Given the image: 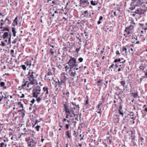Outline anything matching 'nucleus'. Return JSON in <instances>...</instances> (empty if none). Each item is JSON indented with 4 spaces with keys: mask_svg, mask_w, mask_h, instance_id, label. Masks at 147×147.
<instances>
[{
    "mask_svg": "<svg viewBox=\"0 0 147 147\" xmlns=\"http://www.w3.org/2000/svg\"><path fill=\"white\" fill-rule=\"evenodd\" d=\"M63 110L65 112V118L73 117L75 116L74 110L75 108L74 107H71V105L70 106L67 102L63 101Z\"/></svg>",
    "mask_w": 147,
    "mask_h": 147,
    "instance_id": "f257e3e1",
    "label": "nucleus"
},
{
    "mask_svg": "<svg viewBox=\"0 0 147 147\" xmlns=\"http://www.w3.org/2000/svg\"><path fill=\"white\" fill-rule=\"evenodd\" d=\"M135 24L132 22L130 25L128 27L125 28L124 30L125 33H126L127 35L125 36V37H128V39H135L136 40H137L138 37L136 36H134L133 31L134 29L135 26Z\"/></svg>",
    "mask_w": 147,
    "mask_h": 147,
    "instance_id": "f03ea898",
    "label": "nucleus"
},
{
    "mask_svg": "<svg viewBox=\"0 0 147 147\" xmlns=\"http://www.w3.org/2000/svg\"><path fill=\"white\" fill-rule=\"evenodd\" d=\"M36 76V73L34 72L33 70L30 69L27 75V78L29 81L32 83V84H35L37 83Z\"/></svg>",
    "mask_w": 147,
    "mask_h": 147,
    "instance_id": "7ed1b4c3",
    "label": "nucleus"
},
{
    "mask_svg": "<svg viewBox=\"0 0 147 147\" xmlns=\"http://www.w3.org/2000/svg\"><path fill=\"white\" fill-rule=\"evenodd\" d=\"M55 69L53 67L51 69H49L48 71L45 76V80L50 81L53 79V74L55 73Z\"/></svg>",
    "mask_w": 147,
    "mask_h": 147,
    "instance_id": "20e7f679",
    "label": "nucleus"
},
{
    "mask_svg": "<svg viewBox=\"0 0 147 147\" xmlns=\"http://www.w3.org/2000/svg\"><path fill=\"white\" fill-rule=\"evenodd\" d=\"M70 59L67 63L71 67L74 68V67H77L78 65V63L76 61V59L72 56L70 57Z\"/></svg>",
    "mask_w": 147,
    "mask_h": 147,
    "instance_id": "39448f33",
    "label": "nucleus"
},
{
    "mask_svg": "<svg viewBox=\"0 0 147 147\" xmlns=\"http://www.w3.org/2000/svg\"><path fill=\"white\" fill-rule=\"evenodd\" d=\"M32 83L28 82L25 79H24L22 83V86L23 89H31L32 88L31 84Z\"/></svg>",
    "mask_w": 147,
    "mask_h": 147,
    "instance_id": "423d86ee",
    "label": "nucleus"
},
{
    "mask_svg": "<svg viewBox=\"0 0 147 147\" xmlns=\"http://www.w3.org/2000/svg\"><path fill=\"white\" fill-rule=\"evenodd\" d=\"M0 29H2L3 27H7L10 24V21L8 17H7L4 20L1 19L0 21Z\"/></svg>",
    "mask_w": 147,
    "mask_h": 147,
    "instance_id": "0eeeda50",
    "label": "nucleus"
},
{
    "mask_svg": "<svg viewBox=\"0 0 147 147\" xmlns=\"http://www.w3.org/2000/svg\"><path fill=\"white\" fill-rule=\"evenodd\" d=\"M132 3L134 4L130 8L131 10L135 9L136 7L140 6L142 3L143 0H132Z\"/></svg>",
    "mask_w": 147,
    "mask_h": 147,
    "instance_id": "6e6552de",
    "label": "nucleus"
},
{
    "mask_svg": "<svg viewBox=\"0 0 147 147\" xmlns=\"http://www.w3.org/2000/svg\"><path fill=\"white\" fill-rule=\"evenodd\" d=\"M11 36V32H4L2 36L3 38L4 39L6 38H8V43L10 44Z\"/></svg>",
    "mask_w": 147,
    "mask_h": 147,
    "instance_id": "1a4fd4ad",
    "label": "nucleus"
},
{
    "mask_svg": "<svg viewBox=\"0 0 147 147\" xmlns=\"http://www.w3.org/2000/svg\"><path fill=\"white\" fill-rule=\"evenodd\" d=\"M68 73L71 78L73 79H74V78H76V77H78L76 71L75 70L74 68L71 67L70 71H68Z\"/></svg>",
    "mask_w": 147,
    "mask_h": 147,
    "instance_id": "9d476101",
    "label": "nucleus"
},
{
    "mask_svg": "<svg viewBox=\"0 0 147 147\" xmlns=\"http://www.w3.org/2000/svg\"><path fill=\"white\" fill-rule=\"evenodd\" d=\"M27 144L28 147H36V146L37 142L35 140L31 139L28 141Z\"/></svg>",
    "mask_w": 147,
    "mask_h": 147,
    "instance_id": "9b49d317",
    "label": "nucleus"
},
{
    "mask_svg": "<svg viewBox=\"0 0 147 147\" xmlns=\"http://www.w3.org/2000/svg\"><path fill=\"white\" fill-rule=\"evenodd\" d=\"M88 0H80L79 6L83 7L88 6L89 5Z\"/></svg>",
    "mask_w": 147,
    "mask_h": 147,
    "instance_id": "f8f14e48",
    "label": "nucleus"
},
{
    "mask_svg": "<svg viewBox=\"0 0 147 147\" xmlns=\"http://www.w3.org/2000/svg\"><path fill=\"white\" fill-rule=\"evenodd\" d=\"M41 89L39 87L36 88L34 90V91L32 92L33 96V97L37 98L38 95L40 94Z\"/></svg>",
    "mask_w": 147,
    "mask_h": 147,
    "instance_id": "ddd939ff",
    "label": "nucleus"
},
{
    "mask_svg": "<svg viewBox=\"0 0 147 147\" xmlns=\"http://www.w3.org/2000/svg\"><path fill=\"white\" fill-rule=\"evenodd\" d=\"M65 135L66 138L67 139H71L72 136L71 135V130L66 131L65 132Z\"/></svg>",
    "mask_w": 147,
    "mask_h": 147,
    "instance_id": "4468645a",
    "label": "nucleus"
},
{
    "mask_svg": "<svg viewBox=\"0 0 147 147\" xmlns=\"http://www.w3.org/2000/svg\"><path fill=\"white\" fill-rule=\"evenodd\" d=\"M112 121L115 123H118L120 120V118L116 115H114L112 118Z\"/></svg>",
    "mask_w": 147,
    "mask_h": 147,
    "instance_id": "2eb2a0df",
    "label": "nucleus"
},
{
    "mask_svg": "<svg viewBox=\"0 0 147 147\" xmlns=\"http://www.w3.org/2000/svg\"><path fill=\"white\" fill-rule=\"evenodd\" d=\"M140 15L144 14L147 10V8L145 6H142L139 8Z\"/></svg>",
    "mask_w": 147,
    "mask_h": 147,
    "instance_id": "dca6fc26",
    "label": "nucleus"
},
{
    "mask_svg": "<svg viewBox=\"0 0 147 147\" xmlns=\"http://www.w3.org/2000/svg\"><path fill=\"white\" fill-rule=\"evenodd\" d=\"M127 133H129V134L131 135V138L129 139H131L132 142H133L135 139V134L131 131H127Z\"/></svg>",
    "mask_w": 147,
    "mask_h": 147,
    "instance_id": "f3484780",
    "label": "nucleus"
},
{
    "mask_svg": "<svg viewBox=\"0 0 147 147\" xmlns=\"http://www.w3.org/2000/svg\"><path fill=\"white\" fill-rule=\"evenodd\" d=\"M83 24L81 23L78 22L76 24V26L78 29L82 30L83 28Z\"/></svg>",
    "mask_w": 147,
    "mask_h": 147,
    "instance_id": "a211bd4d",
    "label": "nucleus"
},
{
    "mask_svg": "<svg viewBox=\"0 0 147 147\" xmlns=\"http://www.w3.org/2000/svg\"><path fill=\"white\" fill-rule=\"evenodd\" d=\"M119 113L121 115L122 117H123L124 113L123 112L122 110V105L121 104L119 107V109L118 110Z\"/></svg>",
    "mask_w": 147,
    "mask_h": 147,
    "instance_id": "6ab92c4d",
    "label": "nucleus"
},
{
    "mask_svg": "<svg viewBox=\"0 0 147 147\" xmlns=\"http://www.w3.org/2000/svg\"><path fill=\"white\" fill-rule=\"evenodd\" d=\"M105 80H100L97 82V86H102L103 84L105 82Z\"/></svg>",
    "mask_w": 147,
    "mask_h": 147,
    "instance_id": "aec40b11",
    "label": "nucleus"
},
{
    "mask_svg": "<svg viewBox=\"0 0 147 147\" xmlns=\"http://www.w3.org/2000/svg\"><path fill=\"white\" fill-rule=\"evenodd\" d=\"M63 94L64 97H69V92L67 90H64L63 92Z\"/></svg>",
    "mask_w": 147,
    "mask_h": 147,
    "instance_id": "412c9836",
    "label": "nucleus"
},
{
    "mask_svg": "<svg viewBox=\"0 0 147 147\" xmlns=\"http://www.w3.org/2000/svg\"><path fill=\"white\" fill-rule=\"evenodd\" d=\"M135 88L136 89L135 93H132V95L133 97L134 98H137L138 96V92L137 90V89H136V87H135Z\"/></svg>",
    "mask_w": 147,
    "mask_h": 147,
    "instance_id": "4be33fe9",
    "label": "nucleus"
},
{
    "mask_svg": "<svg viewBox=\"0 0 147 147\" xmlns=\"http://www.w3.org/2000/svg\"><path fill=\"white\" fill-rule=\"evenodd\" d=\"M48 89L49 88L47 87H44L43 88V90L44 92H45V94L46 95L49 94Z\"/></svg>",
    "mask_w": 147,
    "mask_h": 147,
    "instance_id": "5701e85b",
    "label": "nucleus"
},
{
    "mask_svg": "<svg viewBox=\"0 0 147 147\" xmlns=\"http://www.w3.org/2000/svg\"><path fill=\"white\" fill-rule=\"evenodd\" d=\"M12 32L13 33V36L15 37L16 36V34L17 33V32L15 28L13 27L12 28Z\"/></svg>",
    "mask_w": 147,
    "mask_h": 147,
    "instance_id": "b1692460",
    "label": "nucleus"
},
{
    "mask_svg": "<svg viewBox=\"0 0 147 147\" xmlns=\"http://www.w3.org/2000/svg\"><path fill=\"white\" fill-rule=\"evenodd\" d=\"M18 16H17L15 18L13 21V25L14 24V26L17 25H18Z\"/></svg>",
    "mask_w": 147,
    "mask_h": 147,
    "instance_id": "393cba45",
    "label": "nucleus"
},
{
    "mask_svg": "<svg viewBox=\"0 0 147 147\" xmlns=\"http://www.w3.org/2000/svg\"><path fill=\"white\" fill-rule=\"evenodd\" d=\"M65 71L68 73V71H70L71 67H70L69 65L68 66L66 65L65 67Z\"/></svg>",
    "mask_w": 147,
    "mask_h": 147,
    "instance_id": "a878e982",
    "label": "nucleus"
},
{
    "mask_svg": "<svg viewBox=\"0 0 147 147\" xmlns=\"http://www.w3.org/2000/svg\"><path fill=\"white\" fill-rule=\"evenodd\" d=\"M103 105L102 102H101L97 106V108L98 109H101Z\"/></svg>",
    "mask_w": 147,
    "mask_h": 147,
    "instance_id": "bb28decb",
    "label": "nucleus"
},
{
    "mask_svg": "<svg viewBox=\"0 0 147 147\" xmlns=\"http://www.w3.org/2000/svg\"><path fill=\"white\" fill-rule=\"evenodd\" d=\"M57 6H58V5H55V7H54L55 8H56L57 9L56 10H55L54 12V13H60V12H59V9H57Z\"/></svg>",
    "mask_w": 147,
    "mask_h": 147,
    "instance_id": "cd10ccee",
    "label": "nucleus"
},
{
    "mask_svg": "<svg viewBox=\"0 0 147 147\" xmlns=\"http://www.w3.org/2000/svg\"><path fill=\"white\" fill-rule=\"evenodd\" d=\"M7 144L3 142H2L0 143V147H6Z\"/></svg>",
    "mask_w": 147,
    "mask_h": 147,
    "instance_id": "c85d7f7f",
    "label": "nucleus"
},
{
    "mask_svg": "<svg viewBox=\"0 0 147 147\" xmlns=\"http://www.w3.org/2000/svg\"><path fill=\"white\" fill-rule=\"evenodd\" d=\"M115 64H114V63H113V64H112L111 66L109 67V71H112V69H113L114 67H115Z\"/></svg>",
    "mask_w": 147,
    "mask_h": 147,
    "instance_id": "c756f323",
    "label": "nucleus"
},
{
    "mask_svg": "<svg viewBox=\"0 0 147 147\" xmlns=\"http://www.w3.org/2000/svg\"><path fill=\"white\" fill-rule=\"evenodd\" d=\"M26 128H24L23 129V130L25 132V133L24 134L26 135L29 134L30 133L28 131H29V130H26Z\"/></svg>",
    "mask_w": 147,
    "mask_h": 147,
    "instance_id": "7c9ffc66",
    "label": "nucleus"
},
{
    "mask_svg": "<svg viewBox=\"0 0 147 147\" xmlns=\"http://www.w3.org/2000/svg\"><path fill=\"white\" fill-rule=\"evenodd\" d=\"M96 1H93V0H92L90 1V4L91 5L95 6L96 5V4H97V3L96 4Z\"/></svg>",
    "mask_w": 147,
    "mask_h": 147,
    "instance_id": "2f4dec72",
    "label": "nucleus"
},
{
    "mask_svg": "<svg viewBox=\"0 0 147 147\" xmlns=\"http://www.w3.org/2000/svg\"><path fill=\"white\" fill-rule=\"evenodd\" d=\"M22 92H20V94L18 95V96L20 97V98H24L25 96L24 95V94H22Z\"/></svg>",
    "mask_w": 147,
    "mask_h": 147,
    "instance_id": "473e14b6",
    "label": "nucleus"
},
{
    "mask_svg": "<svg viewBox=\"0 0 147 147\" xmlns=\"http://www.w3.org/2000/svg\"><path fill=\"white\" fill-rule=\"evenodd\" d=\"M3 27V28L2 29L3 30H2V31H7L8 32H9V28L7 27Z\"/></svg>",
    "mask_w": 147,
    "mask_h": 147,
    "instance_id": "72a5a7b5",
    "label": "nucleus"
},
{
    "mask_svg": "<svg viewBox=\"0 0 147 147\" xmlns=\"http://www.w3.org/2000/svg\"><path fill=\"white\" fill-rule=\"evenodd\" d=\"M112 13L113 12L114 15L115 16H117L118 14V11L117 10L115 11H114L113 10H112L111 11Z\"/></svg>",
    "mask_w": 147,
    "mask_h": 147,
    "instance_id": "f704fd0d",
    "label": "nucleus"
},
{
    "mask_svg": "<svg viewBox=\"0 0 147 147\" xmlns=\"http://www.w3.org/2000/svg\"><path fill=\"white\" fill-rule=\"evenodd\" d=\"M49 53L51 54L52 55H53L54 53L53 49H50L49 50Z\"/></svg>",
    "mask_w": 147,
    "mask_h": 147,
    "instance_id": "c9c22d12",
    "label": "nucleus"
},
{
    "mask_svg": "<svg viewBox=\"0 0 147 147\" xmlns=\"http://www.w3.org/2000/svg\"><path fill=\"white\" fill-rule=\"evenodd\" d=\"M135 13L136 14H138L140 15V11L139 8L137 9L135 11Z\"/></svg>",
    "mask_w": 147,
    "mask_h": 147,
    "instance_id": "e433bc0d",
    "label": "nucleus"
},
{
    "mask_svg": "<svg viewBox=\"0 0 147 147\" xmlns=\"http://www.w3.org/2000/svg\"><path fill=\"white\" fill-rule=\"evenodd\" d=\"M140 69L143 70L145 68V66L144 65H141L139 67Z\"/></svg>",
    "mask_w": 147,
    "mask_h": 147,
    "instance_id": "4c0bfd02",
    "label": "nucleus"
},
{
    "mask_svg": "<svg viewBox=\"0 0 147 147\" xmlns=\"http://www.w3.org/2000/svg\"><path fill=\"white\" fill-rule=\"evenodd\" d=\"M120 84L123 87H124L125 86V82L124 81H122L120 82Z\"/></svg>",
    "mask_w": 147,
    "mask_h": 147,
    "instance_id": "58836bf2",
    "label": "nucleus"
},
{
    "mask_svg": "<svg viewBox=\"0 0 147 147\" xmlns=\"http://www.w3.org/2000/svg\"><path fill=\"white\" fill-rule=\"evenodd\" d=\"M108 81L107 80H105V82L104 83V85L105 86V88H106L107 87V84L108 83Z\"/></svg>",
    "mask_w": 147,
    "mask_h": 147,
    "instance_id": "ea45409f",
    "label": "nucleus"
},
{
    "mask_svg": "<svg viewBox=\"0 0 147 147\" xmlns=\"http://www.w3.org/2000/svg\"><path fill=\"white\" fill-rule=\"evenodd\" d=\"M40 127V125H38L35 127V128L37 131H39V129Z\"/></svg>",
    "mask_w": 147,
    "mask_h": 147,
    "instance_id": "a19ab883",
    "label": "nucleus"
},
{
    "mask_svg": "<svg viewBox=\"0 0 147 147\" xmlns=\"http://www.w3.org/2000/svg\"><path fill=\"white\" fill-rule=\"evenodd\" d=\"M25 64L27 65V67L29 65V66H30L31 65V63L30 62L28 61H27V62L25 63Z\"/></svg>",
    "mask_w": 147,
    "mask_h": 147,
    "instance_id": "79ce46f5",
    "label": "nucleus"
},
{
    "mask_svg": "<svg viewBox=\"0 0 147 147\" xmlns=\"http://www.w3.org/2000/svg\"><path fill=\"white\" fill-rule=\"evenodd\" d=\"M20 67H21L24 70H26V67L24 65H22L20 66Z\"/></svg>",
    "mask_w": 147,
    "mask_h": 147,
    "instance_id": "37998d69",
    "label": "nucleus"
},
{
    "mask_svg": "<svg viewBox=\"0 0 147 147\" xmlns=\"http://www.w3.org/2000/svg\"><path fill=\"white\" fill-rule=\"evenodd\" d=\"M21 111V116L22 117H24L25 115V113L24 112H22V110H19L18 112Z\"/></svg>",
    "mask_w": 147,
    "mask_h": 147,
    "instance_id": "c03bdc74",
    "label": "nucleus"
},
{
    "mask_svg": "<svg viewBox=\"0 0 147 147\" xmlns=\"http://www.w3.org/2000/svg\"><path fill=\"white\" fill-rule=\"evenodd\" d=\"M119 66H120V67H119L118 69V71H121L123 69V67H122L121 66V65H120Z\"/></svg>",
    "mask_w": 147,
    "mask_h": 147,
    "instance_id": "a18cd8bd",
    "label": "nucleus"
},
{
    "mask_svg": "<svg viewBox=\"0 0 147 147\" xmlns=\"http://www.w3.org/2000/svg\"><path fill=\"white\" fill-rule=\"evenodd\" d=\"M86 104H85V105H86L87 104H88L89 103L88 97V96H86Z\"/></svg>",
    "mask_w": 147,
    "mask_h": 147,
    "instance_id": "49530a36",
    "label": "nucleus"
},
{
    "mask_svg": "<svg viewBox=\"0 0 147 147\" xmlns=\"http://www.w3.org/2000/svg\"><path fill=\"white\" fill-rule=\"evenodd\" d=\"M127 48L125 47H123V49H122V51H125L126 53H127Z\"/></svg>",
    "mask_w": 147,
    "mask_h": 147,
    "instance_id": "de8ad7c7",
    "label": "nucleus"
},
{
    "mask_svg": "<svg viewBox=\"0 0 147 147\" xmlns=\"http://www.w3.org/2000/svg\"><path fill=\"white\" fill-rule=\"evenodd\" d=\"M81 67H78V66L77 67H74V69H75V71L76 70H78Z\"/></svg>",
    "mask_w": 147,
    "mask_h": 147,
    "instance_id": "09e8293b",
    "label": "nucleus"
},
{
    "mask_svg": "<svg viewBox=\"0 0 147 147\" xmlns=\"http://www.w3.org/2000/svg\"><path fill=\"white\" fill-rule=\"evenodd\" d=\"M70 126V125L67 124L65 125V128L67 129H69V127Z\"/></svg>",
    "mask_w": 147,
    "mask_h": 147,
    "instance_id": "8fccbe9b",
    "label": "nucleus"
},
{
    "mask_svg": "<svg viewBox=\"0 0 147 147\" xmlns=\"http://www.w3.org/2000/svg\"><path fill=\"white\" fill-rule=\"evenodd\" d=\"M70 126V125L67 124L65 125V128L67 129H69V127Z\"/></svg>",
    "mask_w": 147,
    "mask_h": 147,
    "instance_id": "3c124183",
    "label": "nucleus"
},
{
    "mask_svg": "<svg viewBox=\"0 0 147 147\" xmlns=\"http://www.w3.org/2000/svg\"><path fill=\"white\" fill-rule=\"evenodd\" d=\"M83 59L82 57H80L78 58V60L80 62H82L83 61Z\"/></svg>",
    "mask_w": 147,
    "mask_h": 147,
    "instance_id": "603ef678",
    "label": "nucleus"
},
{
    "mask_svg": "<svg viewBox=\"0 0 147 147\" xmlns=\"http://www.w3.org/2000/svg\"><path fill=\"white\" fill-rule=\"evenodd\" d=\"M5 85V83L4 82H1L0 83V85L1 87H3Z\"/></svg>",
    "mask_w": 147,
    "mask_h": 147,
    "instance_id": "864d4df0",
    "label": "nucleus"
},
{
    "mask_svg": "<svg viewBox=\"0 0 147 147\" xmlns=\"http://www.w3.org/2000/svg\"><path fill=\"white\" fill-rule=\"evenodd\" d=\"M41 100V98L40 97H39L37 98V99L36 100L38 102H39Z\"/></svg>",
    "mask_w": 147,
    "mask_h": 147,
    "instance_id": "5fc2aeb1",
    "label": "nucleus"
},
{
    "mask_svg": "<svg viewBox=\"0 0 147 147\" xmlns=\"http://www.w3.org/2000/svg\"><path fill=\"white\" fill-rule=\"evenodd\" d=\"M121 61L120 59H119L118 60L117 59H115L114 61V62L116 63L118 61L119 62Z\"/></svg>",
    "mask_w": 147,
    "mask_h": 147,
    "instance_id": "6e6d98bb",
    "label": "nucleus"
},
{
    "mask_svg": "<svg viewBox=\"0 0 147 147\" xmlns=\"http://www.w3.org/2000/svg\"><path fill=\"white\" fill-rule=\"evenodd\" d=\"M140 139L141 142H143L144 141V139L142 137H140Z\"/></svg>",
    "mask_w": 147,
    "mask_h": 147,
    "instance_id": "4d7b16f0",
    "label": "nucleus"
},
{
    "mask_svg": "<svg viewBox=\"0 0 147 147\" xmlns=\"http://www.w3.org/2000/svg\"><path fill=\"white\" fill-rule=\"evenodd\" d=\"M1 44H0V45L2 46H4L5 45V43L3 41L1 42Z\"/></svg>",
    "mask_w": 147,
    "mask_h": 147,
    "instance_id": "13d9d810",
    "label": "nucleus"
},
{
    "mask_svg": "<svg viewBox=\"0 0 147 147\" xmlns=\"http://www.w3.org/2000/svg\"><path fill=\"white\" fill-rule=\"evenodd\" d=\"M11 54L12 55H13L14 53V51L12 49L10 51Z\"/></svg>",
    "mask_w": 147,
    "mask_h": 147,
    "instance_id": "bf43d9fd",
    "label": "nucleus"
},
{
    "mask_svg": "<svg viewBox=\"0 0 147 147\" xmlns=\"http://www.w3.org/2000/svg\"><path fill=\"white\" fill-rule=\"evenodd\" d=\"M59 126L61 128H62L63 127V125H61V123H59Z\"/></svg>",
    "mask_w": 147,
    "mask_h": 147,
    "instance_id": "052dcab7",
    "label": "nucleus"
},
{
    "mask_svg": "<svg viewBox=\"0 0 147 147\" xmlns=\"http://www.w3.org/2000/svg\"><path fill=\"white\" fill-rule=\"evenodd\" d=\"M35 101V100L33 98L32 100L30 101V102L32 103V104H33Z\"/></svg>",
    "mask_w": 147,
    "mask_h": 147,
    "instance_id": "680f3d73",
    "label": "nucleus"
},
{
    "mask_svg": "<svg viewBox=\"0 0 147 147\" xmlns=\"http://www.w3.org/2000/svg\"><path fill=\"white\" fill-rule=\"evenodd\" d=\"M80 51V49L79 48H77L76 49V52L77 53H78L79 51Z\"/></svg>",
    "mask_w": 147,
    "mask_h": 147,
    "instance_id": "e2e57ef3",
    "label": "nucleus"
},
{
    "mask_svg": "<svg viewBox=\"0 0 147 147\" xmlns=\"http://www.w3.org/2000/svg\"><path fill=\"white\" fill-rule=\"evenodd\" d=\"M97 112V113H98V114H99L100 115V117L101 116V111H97V112Z\"/></svg>",
    "mask_w": 147,
    "mask_h": 147,
    "instance_id": "0e129e2a",
    "label": "nucleus"
},
{
    "mask_svg": "<svg viewBox=\"0 0 147 147\" xmlns=\"http://www.w3.org/2000/svg\"><path fill=\"white\" fill-rule=\"evenodd\" d=\"M116 55H119V56H120V53H119V51H117L116 52Z\"/></svg>",
    "mask_w": 147,
    "mask_h": 147,
    "instance_id": "69168bd1",
    "label": "nucleus"
},
{
    "mask_svg": "<svg viewBox=\"0 0 147 147\" xmlns=\"http://www.w3.org/2000/svg\"><path fill=\"white\" fill-rule=\"evenodd\" d=\"M52 3L54 5H55L56 4V2L55 0L53 1Z\"/></svg>",
    "mask_w": 147,
    "mask_h": 147,
    "instance_id": "338daca9",
    "label": "nucleus"
},
{
    "mask_svg": "<svg viewBox=\"0 0 147 147\" xmlns=\"http://www.w3.org/2000/svg\"><path fill=\"white\" fill-rule=\"evenodd\" d=\"M145 25L146 26V27L144 28V29L145 30H147V23H146Z\"/></svg>",
    "mask_w": 147,
    "mask_h": 147,
    "instance_id": "774afa93",
    "label": "nucleus"
}]
</instances>
